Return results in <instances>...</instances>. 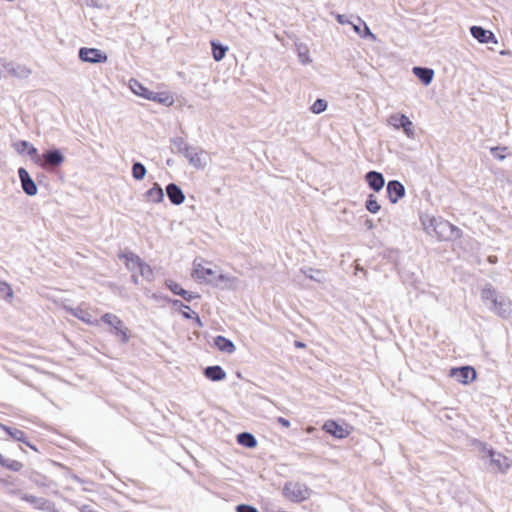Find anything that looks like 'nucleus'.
<instances>
[{
	"mask_svg": "<svg viewBox=\"0 0 512 512\" xmlns=\"http://www.w3.org/2000/svg\"><path fill=\"white\" fill-rule=\"evenodd\" d=\"M236 512H258V509L250 504L241 503L236 506Z\"/></svg>",
	"mask_w": 512,
	"mask_h": 512,
	"instance_id": "51",
	"label": "nucleus"
},
{
	"mask_svg": "<svg viewBox=\"0 0 512 512\" xmlns=\"http://www.w3.org/2000/svg\"><path fill=\"white\" fill-rule=\"evenodd\" d=\"M508 53H509L508 51H504V50H503V51H501V54H502V55H506V54H508Z\"/></svg>",
	"mask_w": 512,
	"mask_h": 512,
	"instance_id": "63",
	"label": "nucleus"
},
{
	"mask_svg": "<svg viewBox=\"0 0 512 512\" xmlns=\"http://www.w3.org/2000/svg\"><path fill=\"white\" fill-rule=\"evenodd\" d=\"M131 281H132L133 284L138 285L139 284L138 276L135 275V274H132L131 275Z\"/></svg>",
	"mask_w": 512,
	"mask_h": 512,
	"instance_id": "59",
	"label": "nucleus"
},
{
	"mask_svg": "<svg viewBox=\"0 0 512 512\" xmlns=\"http://www.w3.org/2000/svg\"><path fill=\"white\" fill-rule=\"evenodd\" d=\"M149 101H153L158 104H162L165 106H171L174 103L173 97L166 92H154L151 91L148 99Z\"/></svg>",
	"mask_w": 512,
	"mask_h": 512,
	"instance_id": "29",
	"label": "nucleus"
},
{
	"mask_svg": "<svg viewBox=\"0 0 512 512\" xmlns=\"http://www.w3.org/2000/svg\"><path fill=\"white\" fill-rule=\"evenodd\" d=\"M8 494L19 497L22 501L31 504L37 510L44 512H59L52 501L43 497L23 493L21 489H9Z\"/></svg>",
	"mask_w": 512,
	"mask_h": 512,
	"instance_id": "6",
	"label": "nucleus"
},
{
	"mask_svg": "<svg viewBox=\"0 0 512 512\" xmlns=\"http://www.w3.org/2000/svg\"><path fill=\"white\" fill-rule=\"evenodd\" d=\"M412 72L424 86L430 85L435 75L432 68L425 66H414Z\"/></svg>",
	"mask_w": 512,
	"mask_h": 512,
	"instance_id": "21",
	"label": "nucleus"
},
{
	"mask_svg": "<svg viewBox=\"0 0 512 512\" xmlns=\"http://www.w3.org/2000/svg\"><path fill=\"white\" fill-rule=\"evenodd\" d=\"M356 20L358 24H353V29L361 38H375L368 25L360 17H357Z\"/></svg>",
	"mask_w": 512,
	"mask_h": 512,
	"instance_id": "37",
	"label": "nucleus"
},
{
	"mask_svg": "<svg viewBox=\"0 0 512 512\" xmlns=\"http://www.w3.org/2000/svg\"><path fill=\"white\" fill-rule=\"evenodd\" d=\"M282 494L293 503H301L311 496L312 490L306 484L289 481L284 484Z\"/></svg>",
	"mask_w": 512,
	"mask_h": 512,
	"instance_id": "5",
	"label": "nucleus"
},
{
	"mask_svg": "<svg viewBox=\"0 0 512 512\" xmlns=\"http://www.w3.org/2000/svg\"><path fill=\"white\" fill-rule=\"evenodd\" d=\"M118 258L124 260L125 267L131 271H139L140 275L144 280L152 282L154 280V271L152 267L147 264L139 255L136 253L126 250L118 253Z\"/></svg>",
	"mask_w": 512,
	"mask_h": 512,
	"instance_id": "1",
	"label": "nucleus"
},
{
	"mask_svg": "<svg viewBox=\"0 0 512 512\" xmlns=\"http://www.w3.org/2000/svg\"><path fill=\"white\" fill-rule=\"evenodd\" d=\"M433 235L439 241H455L462 237L463 231L448 220L439 217Z\"/></svg>",
	"mask_w": 512,
	"mask_h": 512,
	"instance_id": "7",
	"label": "nucleus"
},
{
	"mask_svg": "<svg viewBox=\"0 0 512 512\" xmlns=\"http://www.w3.org/2000/svg\"><path fill=\"white\" fill-rule=\"evenodd\" d=\"M144 197L146 201L159 204L164 201L165 194L161 185L155 182L153 186L144 193Z\"/></svg>",
	"mask_w": 512,
	"mask_h": 512,
	"instance_id": "23",
	"label": "nucleus"
},
{
	"mask_svg": "<svg viewBox=\"0 0 512 512\" xmlns=\"http://www.w3.org/2000/svg\"><path fill=\"white\" fill-rule=\"evenodd\" d=\"M214 346L220 351L227 354H232L236 350V346L232 340L223 336L217 335L213 339Z\"/></svg>",
	"mask_w": 512,
	"mask_h": 512,
	"instance_id": "24",
	"label": "nucleus"
},
{
	"mask_svg": "<svg viewBox=\"0 0 512 512\" xmlns=\"http://www.w3.org/2000/svg\"><path fill=\"white\" fill-rule=\"evenodd\" d=\"M0 429L10 438L17 442L23 441L25 439L26 433L18 428L8 426L6 424L0 423Z\"/></svg>",
	"mask_w": 512,
	"mask_h": 512,
	"instance_id": "34",
	"label": "nucleus"
},
{
	"mask_svg": "<svg viewBox=\"0 0 512 512\" xmlns=\"http://www.w3.org/2000/svg\"><path fill=\"white\" fill-rule=\"evenodd\" d=\"M489 461L490 465L494 467V471L501 474H506L512 465V460L498 451L489 458Z\"/></svg>",
	"mask_w": 512,
	"mask_h": 512,
	"instance_id": "16",
	"label": "nucleus"
},
{
	"mask_svg": "<svg viewBox=\"0 0 512 512\" xmlns=\"http://www.w3.org/2000/svg\"><path fill=\"white\" fill-rule=\"evenodd\" d=\"M165 286L169 289L174 295L181 296L184 288L177 282L171 279L165 280Z\"/></svg>",
	"mask_w": 512,
	"mask_h": 512,
	"instance_id": "47",
	"label": "nucleus"
},
{
	"mask_svg": "<svg viewBox=\"0 0 512 512\" xmlns=\"http://www.w3.org/2000/svg\"><path fill=\"white\" fill-rule=\"evenodd\" d=\"M322 430L337 440L347 438L353 427L343 420L328 419L322 425Z\"/></svg>",
	"mask_w": 512,
	"mask_h": 512,
	"instance_id": "8",
	"label": "nucleus"
},
{
	"mask_svg": "<svg viewBox=\"0 0 512 512\" xmlns=\"http://www.w3.org/2000/svg\"><path fill=\"white\" fill-rule=\"evenodd\" d=\"M12 147L19 155L29 156L30 159L36 164V161L39 158V152L32 143L27 140H17L13 142Z\"/></svg>",
	"mask_w": 512,
	"mask_h": 512,
	"instance_id": "13",
	"label": "nucleus"
},
{
	"mask_svg": "<svg viewBox=\"0 0 512 512\" xmlns=\"http://www.w3.org/2000/svg\"><path fill=\"white\" fill-rule=\"evenodd\" d=\"M388 125L392 126L395 130H402L406 137L410 139L415 138V130L413 122L409 117L403 113H394L388 117Z\"/></svg>",
	"mask_w": 512,
	"mask_h": 512,
	"instance_id": "9",
	"label": "nucleus"
},
{
	"mask_svg": "<svg viewBox=\"0 0 512 512\" xmlns=\"http://www.w3.org/2000/svg\"><path fill=\"white\" fill-rule=\"evenodd\" d=\"M470 33L474 39L481 44L497 43L495 34L482 26L473 25L470 27Z\"/></svg>",
	"mask_w": 512,
	"mask_h": 512,
	"instance_id": "15",
	"label": "nucleus"
},
{
	"mask_svg": "<svg viewBox=\"0 0 512 512\" xmlns=\"http://www.w3.org/2000/svg\"><path fill=\"white\" fill-rule=\"evenodd\" d=\"M59 466H60V467H62V468H64V469L67 471V473L70 475V477H71L75 482H78V483H83V482H84V481H83V480H82L78 475H76V474L72 473V472H71V470H70L68 467H66V466H64V465H62V464H59Z\"/></svg>",
	"mask_w": 512,
	"mask_h": 512,
	"instance_id": "54",
	"label": "nucleus"
},
{
	"mask_svg": "<svg viewBox=\"0 0 512 512\" xmlns=\"http://www.w3.org/2000/svg\"><path fill=\"white\" fill-rule=\"evenodd\" d=\"M170 142L176 151L182 154L195 169L205 168L206 162L202 160L201 156L204 153L203 150L198 151V148L190 146L183 137L171 138Z\"/></svg>",
	"mask_w": 512,
	"mask_h": 512,
	"instance_id": "2",
	"label": "nucleus"
},
{
	"mask_svg": "<svg viewBox=\"0 0 512 512\" xmlns=\"http://www.w3.org/2000/svg\"><path fill=\"white\" fill-rule=\"evenodd\" d=\"M439 217L430 216L428 214L420 215V222L423 226V230L428 235H433L436 224L438 223Z\"/></svg>",
	"mask_w": 512,
	"mask_h": 512,
	"instance_id": "32",
	"label": "nucleus"
},
{
	"mask_svg": "<svg viewBox=\"0 0 512 512\" xmlns=\"http://www.w3.org/2000/svg\"><path fill=\"white\" fill-rule=\"evenodd\" d=\"M166 195L172 205L179 206L185 201V194L182 188L176 183H169L165 187Z\"/></svg>",
	"mask_w": 512,
	"mask_h": 512,
	"instance_id": "19",
	"label": "nucleus"
},
{
	"mask_svg": "<svg viewBox=\"0 0 512 512\" xmlns=\"http://www.w3.org/2000/svg\"><path fill=\"white\" fill-rule=\"evenodd\" d=\"M384 258H386L388 261L397 263L399 258V250L397 249H388L384 252Z\"/></svg>",
	"mask_w": 512,
	"mask_h": 512,
	"instance_id": "49",
	"label": "nucleus"
},
{
	"mask_svg": "<svg viewBox=\"0 0 512 512\" xmlns=\"http://www.w3.org/2000/svg\"><path fill=\"white\" fill-rule=\"evenodd\" d=\"M66 310L69 312V314L84 322L85 324L93 325L96 322V320L92 318V315L81 307L67 308Z\"/></svg>",
	"mask_w": 512,
	"mask_h": 512,
	"instance_id": "28",
	"label": "nucleus"
},
{
	"mask_svg": "<svg viewBox=\"0 0 512 512\" xmlns=\"http://www.w3.org/2000/svg\"><path fill=\"white\" fill-rule=\"evenodd\" d=\"M492 258H493V257H490V258H489L490 263H493V262H494V259H492Z\"/></svg>",
	"mask_w": 512,
	"mask_h": 512,
	"instance_id": "64",
	"label": "nucleus"
},
{
	"mask_svg": "<svg viewBox=\"0 0 512 512\" xmlns=\"http://www.w3.org/2000/svg\"><path fill=\"white\" fill-rule=\"evenodd\" d=\"M327 107H328V102L325 99L317 98L314 101V103L310 106L309 110L313 114L318 115V114H321L324 111H326Z\"/></svg>",
	"mask_w": 512,
	"mask_h": 512,
	"instance_id": "44",
	"label": "nucleus"
},
{
	"mask_svg": "<svg viewBox=\"0 0 512 512\" xmlns=\"http://www.w3.org/2000/svg\"><path fill=\"white\" fill-rule=\"evenodd\" d=\"M236 441L240 446L248 449H254L258 445L256 437L247 431L238 433L236 436Z\"/></svg>",
	"mask_w": 512,
	"mask_h": 512,
	"instance_id": "26",
	"label": "nucleus"
},
{
	"mask_svg": "<svg viewBox=\"0 0 512 512\" xmlns=\"http://www.w3.org/2000/svg\"><path fill=\"white\" fill-rule=\"evenodd\" d=\"M65 155L62 150L56 146H52L39 154L36 165L44 170L50 171L59 168L65 162Z\"/></svg>",
	"mask_w": 512,
	"mask_h": 512,
	"instance_id": "4",
	"label": "nucleus"
},
{
	"mask_svg": "<svg viewBox=\"0 0 512 512\" xmlns=\"http://www.w3.org/2000/svg\"><path fill=\"white\" fill-rule=\"evenodd\" d=\"M386 193L390 203L396 204L405 196L406 189L399 180H389L386 184Z\"/></svg>",
	"mask_w": 512,
	"mask_h": 512,
	"instance_id": "14",
	"label": "nucleus"
},
{
	"mask_svg": "<svg viewBox=\"0 0 512 512\" xmlns=\"http://www.w3.org/2000/svg\"><path fill=\"white\" fill-rule=\"evenodd\" d=\"M151 298L157 302L163 301V302L169 303L175 308H186V304L183 301H181L179 299L171 298L168 295L160 293V292L152 293Z\"/></svg>",
	"mask_w": 512,
	"mask_h": 512,
	"instance_id": "33",
	"label": "nucleus"
},
{
	"mask_svg": "<svg viewBox=\"0 0 512 512\" xmlns=\"http://www.w3.org/2000/svg\"><path fill=\"white\" fill-rule=\"evenodd\" d=\"M21 443H23L25 446L29 447L30 449H32L36 452H39V449L37 448V446L28 439L27 435H25V439H23V441H21Z\"/></svg>",
	"mask_w": 512,
	"mask_h": 512,
	"instance_id": "55",
	"label": "nucleus"
},
{
	"mask_svg": "<svg viewBox=\"0 0 512 512\" xmlns=\"http://www.w3.org/2000/svg\"><path fill=\"white\" fill-rule=\"evenodd\" d=\"M301 272L305 275L306 278L321 283L323 281V273L319 269H315L312 267H303L301 268Z\"/></svg>",
	"mask_w": 512,
	"mask_h": 512,
	"instance_id": "39",
	"label": "nucleus"
},
{
	"mask_svg": "<svg viewBox=\"0 0 512 512\" xmlns=\"http://www.w3.org/2000/svg\"><path fill=\"white\" fill-rule=\"evenodd\" d=\"M210 45H211L213 59L216 62L223 60L228 51V46L222 44L218 40H211Z\"/></svg>",
	"mask_w": 512,
	"mask_h": 512,
	"instance_id": "30",
	"label": "nucleus"
},
{
	"mask_svg": "<svg viewBox=\"0 0 512 512\" xmlns=\"http://www.w3.org/2000/svg\"><path fill=\"white\" fill-rule=\"evenodd\" d=\"M499 297L500 295L497 294L496 289L490 283H487L481 290V299L483 301H490L492 306L496 304Z\"/></svg>",
	"mask_w": 512,
	"mask_h": 512,
	"instance_id": "35",
	"label": "nucleus"
},
{
	"mask_svg": "<svg viewBox=\"0 0 512 512\" xmlns=\"http://www.w3.org/2000/svg\"><path fill=\"white\" fill-rule=\"evenodd\" d=\"M299 57L302 64H308L311 62V59L307 54L300 53Z\"/></svg>",
	"mask_w": 512,
	"mask_h": 512,
	"instance_id": "57",
	"label": "nucleus"
},
{
	"mask_svg": "<svg viewBox=\"0 0 512 512\" xmlns=\"http://www.w3.org/2000/svg\"><path fill=\"white\" fill-rule=\"evenodd\" d=\"M203 375L211 382H220L226 379L227 373L220 365H209L203 369Z\"/></svg>",
	"mask_w": 512,
	"mask_h": 512,
	"instance_id": "20",
	"label": "nucleus"
},
{
	"mask_svg": "<svg viewBox=\"0 0 512 512\" xmlns=\"http://www.w3.org/2000/svg\"><path fill=\"white\" fill-rule=\"evenodd\" d=\"M78 58L85 63L101 64L108 61V55L101 49L94 47H81L78 50Z\"/></svg>",
	"mask_w": 512,
	"mask_h": 512,
	"instance_id": "10",
	"label": "nucleus"
},
{
	"mask_svg": "<svg viewBox=\"0 0 512 512\" xmlns=\"http://www.w3.org/2000/svg\"><path fill=\"white\" fill-rule=\"evenodd\" d=\"M180 297H182L186 302H192L193 300L200 299L201 295L197 292L184 289Z\"/></svg>",
	"mask_w": 512,
	"mask_h": 512,
	"instance_id": "50",
	"label": "nucleus"
},
{
	"mask_svg": "<svg viewBox=\"0 0 512 512\" xmlns=\"http://www.w3.org/2000/svg\"><path fill=\"white\" fill-rule=\"evenodd\" d=\"M449 376L455 378L460 384L469 385L477 379V371L473 366L463 365L452 367Z\"/></svg>",
	"mask_w": 512,
	"mask_h": 512,
	"instance_id": "11",
	"label": "nucleus"
},
{
	"mask_svg": "<svg viewBox=\"0 0 512 512\" xmlns=\"http://www.w3.org/2000/svg\"><path fill=\"white\" fill-rule=\"evenodd\" d=\"M132 177L137 180L141 181L145 178L147 174V169L143 163L137 160L132 161V169H131Z\"/></svg>",
	"mask_w": 512,
	"mask_h": 512,
	"instance_id": "38",
	"label": "nucleus"
},
{
	"mask_svg": "<svg viewBox=\"0 0 512 512\" xmlns=\"http://www.w3.org/2000/svg\"><path fill=\"white\" fill-rule=\"evenodd\" d=\"M0 297L6 302H10L14 297L12 287L6 281L0 280Z\"/></svg>",
	"mask_w": 512,
	"mask_h": 512,
	"instance_id": "42",
	"label": "nucleus"
},
{
	"mask_svg": "<svg viewBox=\"0 0 512 512\" xmlns=\"http://www.w3.org/2000/svg\"><path fill=\"white\" fill-rule=\"evenodd\" d=\"M17 173L23 192L27 196H35L38 193V187L27 169L24 167H19Z\"/></svg>",
	"mask_w": 512,
	"mask_h": 512,
	"instance_id": "12",
	"label": "nucleus"
},
{
	"mask_svg": "<svg viewBox=\"0 0 512 512\" xmlns=\"http://www.w3.org/2000/svg\"><path fill=\"white\" fill-rule=\"evenodd\" d=\"M215 273L216 272L212 268L204 267L201 264H196L194 262L193 277L196 280H198L200 282L204 281V282L208 283L209 279L214 278Z\"/></svg>",
	"mask_w": 512,
	"mask_h": 512,
	"instance_id": "25",
	"label": "nucleus"
},
{
	"mask_svg": "<svg viewBox=\"0 0 512 512\" xmlns=\"http://www.w3.org/2000/svg\"><path fill=\"white\" fill-rule=\"evenodd\" d=\"M490 309L504 319L512 318V301L504 295H500Z\"/></svg>",
	"mask_w": 512,
	"mask_h": 512,
	"instance_id": "17",
	"label": "nucleus"
},
{
	"mask_svg": "<svg viewBox=\"0 0 512 512\" xmlns=\"http://www.w3.org/2000/svg\"><path fill=\"white\" fill-rule=\"evenodd\" d=\"M23 476L33 482L35 485L39 487H47L48 486V477L44 474L37 472L36 470L29 469L25 470Z\"/></svg>",
	"mask_w": 512,
	"mask_h": 512,
	"instance_id": "27",
	"label": "nucleus"
},
{
	"mask_svg": "<svg viewBox=\"0 0 512 512\" xmlns=\"http://www.w3.org/2000/svg\"><path fill=\"white\" fill-rule=\"evenodd\" d=\"M4 68L10 75L20 79L28 78L31 74V70L25 65L17 64L14 62L6 63Z\"/></svg>",
	"mask_w": 512,
	"mask_h": 512,
	"instance_id": "22",
	"label": "nucleus"
},
{
	"mask_svg": "<svg viewBox=\"0 0 512 512\" xmlns=\"http://www.w3.org/2000/svg\"><path fill=\"white\" fill-rule=\"evenodd\" d=\"M366 225H367V227H368L369 229H372V228H373V222H372V220H369V219H368V220L366 221Z\"/></svg>",
	"mask_w": 512,
	"mask_h": 512,
	"instance_id": "61",
	"label": "nucleus"
},
{
	"mask_svg": "<svg viewBox=\"0 0 512 512\" xmlns=\"http://www.w3.org/2000/svg\"><path fill=\"white\" fill-rule=\"evenodd\" d=\"M277 423L279 425H281L282 427H285V428H289L291 426L290 420L287 419V418H284V417H278L277 418Z\"/></svg>",
	"mask_w": 512,
	"mask_h": 512,
	"instance_id": "56",
	"label": "nucleus"
},
{
	"mask_svg": "<svg viewBox=\"0 0 512 512\" xmlns=\"http://www.w3.org/2000/svg\"><path fill=\"white\" fill-rule=\"evenodd\" d=\"M187 311H183V318L187 320H192L193 324L198 327L202 328L204 326L203 321L199 314L195 311H193L189 305L186 304Z\"/></svg>",
	"mask_w": 512,
	"mask_h": 512,
	"instance_id": "40",
	"label": "nucleus"
},
{
	"mask_svg": "<svg viewBox=\"0 0 512 512\" xmlns=\"http://www.w3.org/2000/svg\"><path fill=\"white\" fill-rule=\"evenodd\" d=\"M331 15L334 16V18L336 19V21L339 23V24H351L353 26V22L349 21L348 18L346 17V15L344 14H340V13H337V12H332Z\"/></svg>",
	"mask_w": 512,
	"mask_h": 512,
	"instance_id": "52",
	"label": "nucleus"
},
{
	"mask_svg": "<svg viewBox=\"0 0 512 512\" xmlns=\"http://www.w3.org/2000/svg\"><path fill=\"white\" fill-rule=\"evenodd\" d=\"M230 280V277L223 273H215L214 278L208 280V284L219 285L220 283L227 282Z\"/></svg>",
	"mask_w": 512,
	"mask_h": 512,
	"instance_id": "48",
	"label": "nucleus"
},
{
	"mask_svg": "<svg viewBox=\"0 0 512 512\" xmlns=\"http://www.w3.org/2000/svg\"><path fill=\"white\" fill-rule=\"evenodd\" d=\"M18 485V479L8 475L7 477H0V486L7 489H19L17 487Z\"/></svg>",
	"mask_w": 512,
	"mask_h": 512,
	"instance_id": "46",
	"label": "nucleus"
},
{
	"mask_svg": "<svg viewBox=\"0 0 512 512\" xmlns=\"http://www.w3.org/2000/svg\"><path fill=\"white\" fill-rule=\"evenodd\" d=\"M365 208L371 214H377L381 210L377 197L374 194H368L365 201Z\"/></svg>",
	"mask_w": 512,
	"mask_h": 512,
	"instance_id": "41",
	"label": "nucleus"
},
{
	"mask_svg": "<svg viewBox=\"0 0 512 512\" xmlns=\"http://www.w3.org/2000/svg\"><path fill=\"white\" fill-rule=\"evenodd\" d=\"M177 310H179V312L181 313V315L183 316V311H187V309L185 308H176Z\"/></svg>",
	"mask_w": 512,
	"mask_h": 512,
	"instance_id": "62",
	"label": "nucleus"
},
{
	"mask_svg": "<svg viewBox=\"0 0 512 512\" xmlns=\"http://www.w3.org/2000/svg\"><path fill=\"white\" fill-rule=\"evenodd\" d=\"M79 510L80 512H98L94 510L90 505H83Z\"/></svg>",
	"mask_w": 512,
	"mask_h": 512,
	"instance_id": "58",
	"label": "nucleus"
},
{
	"mask_svg": "<svg viewBox=\"0 0 512 512\" xmlns=\"http://www.w3.org/2000/svg\"><path fill=\"white\" fill-rule=\"evenodd\" d=\"M0 466L12 472H20L23 464L14 459L6 458L0 453Z\"/></svg>",
	"mask_w": 512,
	"mask_h": 512,
	"instance_id": "36",
	"label": "nucleus"
},
{
	"mask_svg": "<svg viewBox=\"0 0 512 512\" xmlns=\"http://www.w3.org/2000/svg\"><path fill=\"white\" fill-rule=\"evenodd\" d=\"M86 4L89 7L104 9L107 7L106 3L102 0H86Z\"/></svg>",
	"mask_w": 512,
	"mask_h": 512,
	"instance_id": "53",
	"label": "nucleus"
},
{
	"mask_svg": "<svg viewBox=\"0 0 512 512\" xmlns=\"http://www.w3.org/2000/svg\"><path fill=\"white\" fill-rule=\"evenodd\" d=\"M473 444L488 458L492 457L496 453V450L492 446L481 440L474 439Z\"/></svg>",
	"mask_w": 512,
	"mask_h": 512,
	"instance_id": "43",
	"label": "nucleus"
},
{
	"mask_svg": "<svg viewBox=\"0 0 512 512\" xmlns=\"http://www.w3.org/2000/svg\"><path fill=\"white\" fill-rule=\"evenodd\" d=\"M508 150L507 146H493L490 147L489 151L491 155L498 161H503L506 159L507 154L506 151Z\"/></svg>",
	"mask_w": 512,
	"mask_h": 512,
	"instance_id": "45",
	"label": "nucleus"
},
{
	"mask_svg": "<svg viewBox=\"0 0 512 512\" xmlns=\"http://www.w3.org/2000/svg\"><path fill=\"white\" fill-rule=\"evenodd\" d=\"M364 178L368 187L376 193L380 192L385 186V178L381 172L370 170Z\"/></svg>",
	"mask_w": 512,
	"mask_h": 512,
	"instance_id": "18",
	"label": "nucleus"
},
{
	"mask_svg": "<svg viewBox=\"0 0 512 512\" xmlns=\"http://www.w3.org/2000/svg\"><path fill=\"white\" fill-rule=\"evenodd\" d=\"M306 346L305 343L301 342V341H295V347L296 348H304Z\"/></svg>",
	"mask_w": 512,
	"mask_h": 512,
	"instance_id": "60",
	"label": "nucleus"
},
{
	"mask_svg": "<svg viewBox=\"0 0 512 512\" xmlns=\"http://www.w3.org/2000/svg\"><path fill=\"white\" fill-rule=\"evenodd\" d=\"M129 88L130 90L137 96L148 99L149 94L151 92L150 89H148L146 86H144L141 82L138 80L132 78L129 80Z\"/></svg>",
	"mask_w": 512,
	"mask_h": 512,
	"instance_id": "31",
	"label": "nucleus"
},
{
	"mask_svg": "<svg viewBox=\"0 0 512 512\" xmlns=\"http://www.w3.org/2000/svg\"><path fill=\"white\" fill-rule=\"evenodd\" d=\"M101 321L110 327L109 333L117 337L121 344L129 342L131 333L121 318L113 313L106 312L101 316Z\"/></svg>",
	"mask_w": 512,
	"mask_h": 512,
	"instance_id": "3",
	"label": "nucleus"
}]
</instances>
